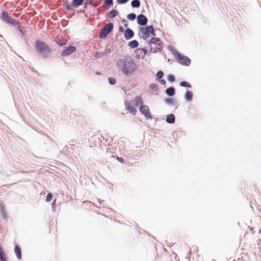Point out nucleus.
Wrapping results in <instances>:
<instances>
[{
	"label": "nucleus",
	"mask_w": 261,
	"mask_h": 261,
	"mask_svg": "<svg viewBox=\"0 0 261 261\" xmlns=\"http://www.w3.org/2000/svg\"><path fill=\"white\" fill-rule=\"evenodd\" d=\"M116 66L126 76L131 75L137 70V65L130 57L119 59L117 61Z\"/></svg>",
	"instance_id": "obj_1"
},
{
	"label": "nucleus",
	"mask_w": 261,
	"mask_h": 261,
	"mask_svg": "<svg viewBox=\"0 0 261 261\" xmlns=\"http://www.w3.org/2000/svg\"><path fill=\"white\" fill-rule=\"evenodd\" d=\"M35 47L37 52L44 58H46L51 54V48L43 41L36 40L35 42Z\"/></svg>",
	"instance_id": "obj_2"
},
{
	"label": "nucleus",
	"mask_w": 261,
	"mask_h": 261,
	"mask_svg": "<svg viewBox=\"0 0 261 261\" xmlns=\"http://www.w3.org/2000/svg\"><path fill=\"white\" fill-rule=\"evenodd\" d=\"M149 45L150 51L155 53L162 50L163 44L159 38L153 37L150 40Z\"/></svg>",
	"instance_id": "obj_3"
},
{
	"label": "nucleus",
	"mask_w": 261,
	"mask_h": 261,
	"mask_svg": "<svg viewBox=\"0 0 261 261\" xmlns=\"http://www.w3.org/2000/svg\"><path fill=\"white\" fill-rule=\"evenodd\" d=\"M140 35L144 39L149 38L151 34L154 35L153 27L151 25L147 26L145 28H142L140 30Z\"/></svg>",
	"instance_id": "obj_4"
},
{
	"label": "nucleus",
	"mask_w": 261,
	"mask_h": 261,
	"mask_svg": "<svg viewBox=\"0 0 261 261\" xmlns=\"http://www.w3.org/2000/svg\"><path fill=\"white\" fill-rule=\"evenodd\" d=\"M1 18L6 23L11 24L13 26H16L17 24H18L19 23V21L13 18L6 11H3Z\"/></svg>",
	"instance_id": "obj_5"
},
{
	"label": "nucleus",
	"mask_w": 261,
	"mask_h": 261,
	"mask_svg": "<svg viewBox=\"0 0 261 261\" xmlns=\"http://www.w3.org/2000/svg\"><path fill=\"white\" fill-rule=\"evenodd\" d=\"M176 58L179 63L186 65H189L191 62L189 58L181 55L178 52H177Z\"/></svg>",
	"instance_id": "obj_6"
},
{
	"label": "nucleus",
	"mask_w": 261,
	"mask_h": 261,
	"mask_svg": "<svg viewBox=\"0 0 261 261\" xmlns=\"http://www.w3.org/2000/svg\"><path fill=\"white\" fill-rule=\"evenodd\" d=\"M113 28V24L112 23H109L108 24H107L104 28L102 30L100 34V37L101 38H103L104 37H106L107 35L112 31Z\"/></svg>",
	"instance_id": "obj_7"
},
{
	"label": "nucleus",
	"mask_w": 261,
	"mask_h": 261,
	"mask_svg": "<svg viewBox=\"0 0 261 261\" xmlns=\"http://www.w3.org/2000/svg\"><path fill=\"white\" fill-rule=\"evenodd\" d=\"M140 111L147 119H151L152 116L149 111V107L146 105H142L140 108Z\"/></svg>",
	"instance_id": "obj_8"
},
{
	"label": "nucleus",
	"mask_w": 261,
	"mask_h": 261,
	"mask_svg": "<svg viewBox=\"0 0 261 261\" xmlns=\"http://www.w3.org/2000/svg\"><path fill=\"white\" fill-rule=\"evenodd\" d=\"M76 51L75 47L73 46H68L64 49L61 53V55L62 57H65L70 55L71 54Z\"/></svg>",
	"instance_id": "obj_9"
},
{
	"label": "nucleus",
	"mask_w": 261,
	"mask_h": 261,
	"mask_svg": "<svg viewBox=\"0 0 261 261\" xmlns=\"http://www.w3.org/2000/svg\"><path fill=\"white\" fill-rule=\"evenodd\" d=\"M137 21L140 25H145L147 24V18L144 15L140 14L137 17Z\"/></svg>",
	"instance_id": "obj_10"
},
{
	"label": "nucleus",
	"mask_w": 261,
	"mask_h": 261,
	"mask_svg": "<svg viewBox=\"0 0 261 261\" xmlns=\"http://www.w3.org/2000/svg\"><path fill=\"white\" fill-rule=\"evenodd\" d=\"M110 52H111V49L110 48H107L102 53H96L94 55V57L96 58H102L105 56H107L108 54L110 53Z\"/></svg>",
	"instance_id": "obj_11"
},
{
	"label": "nucleus",
	"mask_w": 261,
	"mask_h": 261,
	"mask_svg": "<svg viewBox=\"0 0 261 261\" xmlns=\"http://www.w3.org/2000/svg\"><path fill=\"white\" fill-rule=\"evenodd\" d=\"M125 107H126V109L130 113H132L133 115H135L136 114V113L137 112V110L135 108V107H134L132 106V105L131 103L125 102Z\"/></svg>",
	"instance_id": "obj_12"
},
{
	"label": "nucleus",
	"mask_w": 261,
	"mask_h": 261,
	"mask_svg": "<svg viewBox=\"0 0 261 261\" xmlns=\"http://www.w3.org/2000/svg\"><path fill=\"white\" fill-rule=\"evenodd\" d=\"M134 33L130 29H127L124 33V37L126 39H129L134 36Z\"/></svg>",
	"instance_id": "obj_13"
},
{
	"label": "nucleus",
	"mask_w": 261,
	"mask_h": 261,
	"mask_svg": "<svg viewBox=\"0 0 261 261\" xmlns=\"http://www.w3.org/2000/svg\"><path fill=\"white\" fill-rule=\"evenodd\" d=\"M14 251L18 259H20L21 258V251L18 245L15 246Z\"/></svg>",
	"instance_id": "obj_14"
},
{
	"label": "nucleus",
	"mask_w": 261,
	"mask_h": 261,
	"mask_svg": "<svg viewBox=\"0 0 261 261\" xmlns=\"http://www.w3.org/2000/svg\"><path fill=\"white\" fill-rule=\"evenodd\" d=\"M166 93L169 96H173L175 94V90L173 87H170L166 90Z\"/></svg>",
	"instance_id": "obj_15"
},
{
	"label": "nucleus",
	"mask_w": 261,
	"mask_h": 261,
	"mask_svg": "<svg viewBox=\"0 0 261 261\" xmlns=\"http://www.w3.org/2000/svg\"><path fill=\"white\" fill-rule=\"evenodd\" d=\"M143 103L142 99L141 96H136L134 99V104L135 106H138L139 105H142Z\"/></svg>",
	"instance_id": "obj_16"
},
{
	"label": "nucleus",
	"mask_w": 261,
	"mask_h": 261,
	"mask_svg": "<svg viewBox=\"0 0 261 261\" xmlns=\"http://www.w3.org/2000/svg\"><path fill=\"white\" fill-rule=\"evenodd\" d=\"M55 41L57 44H59L60 46H63L64 45H66L67 43L66 40H63L61 41L58 37L55 38Z\"/></svg>",
	"instance_id": "obj_17"
},
{
	"label": "nucleus",
	"mask_w": 261,
	"mask_h": 261,
	"mask_svg": "<svg viewBox=\"0 0 261 261\" xmlns=\"http://www.w3.org/2000/svg\"><path fill=\"white\" fill-rule=\"evenodd\" d=\"M193 93L191 91H187L185 95L186 99L189 101H191L193 98Z\"/></svg>",
	"instance_id": "obj_18"
},
{
	"label": "nucleus",
	"mask_w": 261,
	"mask_h": 261,
	"mask_svg": "<svg viewBox=\"0 0 261 261\" xmlns=\"http://www.w3.org/2000/svg\"><path fill=\"white\" fill-rule=\"evenodd\" d=\"M117 14H118L117 11H116L115 10H112L109 12V13L108 14V16L110 18H113L115 17L116 16H117Z\"/></svg>",
	"instance_id": "obj_19"
},
{
	"label": "nucleus",
	"mask_w": 261,
	"mask_h": 261,
	"mask_svg": "<svg viewBox=\"0 0 261 261\" xmlns=\"http://www.w3.org/2000/svg\"><path fill=\"white\" fill-rule=\"evenodd\" d=\"M139 45L138 42L136 40H133L128 43V46L132 48H135Z\"/></svg>",
	"instance_id": "obj_20"
},
{
	"label": "nucleus",
	"mask_w": 261,
	"mask_h": 261,
	"mask_svg": "<svg viewBox=\"0 0 261 261\" xmlns=\"http://www.w3.org/2000/svg\"><path fill=\"white\" fill-rule=\"evenodd\" d=\"M166 121L167 122L170 123H173L175 121L174 115L173 114L168 115L167 116Z\"/></svg>",
	"instance_id": "obj_21"
},
{
	"label": "nucleus",
	"mask_w": 261,
	"mask_h": 261,
	"mask_svg": "<svg viewBox=\"0 0 261 261\" xmlns=\"http://www.w3.org/2000/svg\"><path fill=\"white\" fill-rule=\"evenodd\" d=\"M83 3V0H73L72 6L74 7H77L81 5Z\"/></svg>",
	"instance_id": "obj_22"
},
{
	"label": "nucleus",
	"mask_w": 261,
	"mask_h": 261,
	"mask_svg": "<svg viewBox=\"0 0 261 261\" xmlns=\"http://www.w3.org/2000/svg\"><path fill=\"white\" fill-rule=\"evenodd\" d=\"M131 6L133 8H139L140 6V2L139 0H133L131 2Z\"/></svg>",
	"instance_id": "obj_23"
},
{
	"label": "nucleus",
	"mask_w": 261,
	"mask_h": 261,
	"mask_svg": "<svg viewBox=\"0 0 261 261\" xmlns=\"http://www.w3.org/2000/svg\"><path fill=\"white\" fill-rule=\"evenodd\" d=\"M0 258L2 261H6V255L3 249L0 247Z\"/></svg>",
	"instance_id": "obj_24"
},
{
	"label": "nucleus",
	"mask_w": 261,
	"mask_h": 261,
	"mask_svg": "<svg viewBox=\"0 0 261 261\" xmlns=\"http://www.w3.org/2000/svg\"><path fill=\"white\" fill-rule=\"evenodd\" d=\"M180 85L182 87H188V88L191 87V84L186 81H182L181 82H180Z\"/></svg>",
	"instance_id": "obj_25"
},
{
	"label": "nucleus",
	"mask_w": 261,
	"mask_h": 261,
	"mask_svg": "<svg viewBox=\"0 0 261 261\" xmlns=\"http://www.w3.org/2000/svg\"><path fill=\"white\" fill-rule=\"evenodd\" d=\"M136 17V15L134 13H131L127 15V18L130 20H134Z\"/></svg>",
	"instance_id": "obj_26"
},
{
	"label": "nucleus",
	"mask_w": 261,
	"mask_h": 261,
	"mask_svg": "<svg viewBox=\"0 0 261 261\" xmlns=\"http://www.w3.org/2000/svg\"><path fill=\"white\" fill-rule=\"evenodd\" d=\"M52 198H53L52 194L51 193H48V194L46 196V201L49 202L51 200Z\"/></svg>",
	"instance_id": "obj_27"
},
{
	"label": "nucleus",
	"mask_w": 261,
	"mask_h": 261,
	"mask_svg": "<svg viewBox=\"0 0 261 261\" xmlns=\"http://www.w3.org/2000/svg\"><path fill=\"white\" fill-rule=\"evenodd\" d=\"M167 80L170 82H173L175 81V77L173 75H168Z\"/></svg>",
	"instance_id": "obj_28"
},
{
	"label": "nucleus",
	"mask_w": 261,
	"mask_h": 261,
	"mask_svg": "<svg viewBox=\"0 0 261 261\" xmlns=\"http://www.w3.org/2000/svg\"><path fill=\"white\" fill-rule=\"evenodd\" d=\"M163 75H164L163 72L162 71H160L156 74V77L158 79H161L163 76Z\"/></svg>",
	"instance_id": "obj_29"
},
{
	"label": "nucleus",
	"mask_w": 261,
	"mask_h": 261,
	"mask_svg": "<svg viewBox=\"0 0 261 261\" xmlns=\"http://www.w3.org/2000/svg\"><path fill=\"white\" fill-rule=\"evenodd\" d=\"M109 83L112 84L114 85L116 83V79L113 77H109L108 79Z\"/></svg>",
	"instance_id": "obj_30"
},
{
	"label": "nucleus",
	"mask_w": 261,
	"mask_h": 261,
	"mask_svg": "<svg viewBox=\"0 0 261 261\" xmlns=\"http://www.w3.org/2000/svg\"><path fill=\"white\" fill-rule=\"evenodd\" d=\"M16 26H18V29L19 30V32L22 34L24 35V33L23 32V27H21L20 24V23L19 22L18 24H17Z\"/></svg>",
	"instance_id": "obj_31"
},
{
	"label": "nucleus",
	"mask_w": 261,
	"mask_h": 261,
	"mask_svg": "<svg viewBox=\"0 0 261 261\" xmlns=\"http://www.w3.org/2000/svg\"><path fill=\"white\" fill-rule=\"evenodd\" d=\"M104 3L106 5H110L113 3V0H105Z\"/></svg>",
	"instance_id": "obj_32"
},
{
	"label": "nucleus",
	"mask_w": 261,
	"mask_h": 261,
	"mask_svg": "<svg viewBox=\"0 0 261 261\" xmlns=\"http://www.w3.org/2000/svg\"><path fill=\"white\" fill-rule=\"evenodd\" d=\"M66 6L67 10H70L72 9V5H70L69 3H66Z\"/></svg>",
	"instance_id": "obj_33"
},
{
	"label": "nucleus",
	"mask_w": 261,
	"mask_h": 261,
	"mask_svg": "<svg viewBox=\"0 0 261 261\" xmlns=\"http://www.w3.org/2000/svg\"><path fill=\"white\" fill-rule=\"evenodd\" d=\"M128 0H117V2L120 4H125L127 3Z\"/></svg>",
	"instance_id": "obj_34"
},
{
	"label": "nucleus",
	"mask_w": 261,
	"mask_h": 261,
	"mask_svg": "<svg viewBox=\"0 0 261 261\" xmlns=\"http://www.w3.org/2000/svg\"><path fill=\"white\" fill-rule=\"evenodd\" d=\"M117 160L119 162H121V163H124V159H123V158H122L117 157Z\"/></svg>",
	"instance_id": "obj_35"
},
{
	"label": "nucleus",
	"mask_w": 261,
	"mask_h": 261,
	"mask_svg": "<svg viewBox=\"0 0 261 261\" xmlns=\"http://www.w3.org/2000/svg\"><path fill=\"white\" fill-rule=\"evenodd\" d=\"M51 205H52V208H56V199L53 201V202L52 203Z\"/></svg>",
	"instance_id": "obj_36"
},
{
	"label": "nucleus",
	"mask_w": 261,
	"mask_h": 261,
	"mask_svg": "<svg viewBox=\"0 0 261 261\" xmlns=\"http://www.w3.org/2000/svg\"><path fill=\"white\" fill-rule=\"evenodd\" d=\"M166 101L169 103H172L173 102V99L170 98H168L166 99Z\"/></svg>",
	"instance_id": "obj_37"
},
{
	"label": "nucleus",
	"mask_w": 261,
	"mask_h": 261,
	"mask_svg": "<svg viewBox=\"0 0 261 261\" xmlns=\"http://www.w3.org/2000/svg\"><path fill=\"white\" fill-rule=\"evenodd\" d=\"M160 82L162 85H165L166 84V81L164 80H161Z\"/></svg>",
	"instance_id": "obj_38"
},
{
	"label": "nucleus",
	"mask_w": 261,
	"mask_h": 261,
	"mask_svg": "<svg viewBox=\"0 0 261 261\" xmlns=\"http://www.w3.org/2000/svg\"><path fill=\"white\" fill-rule=\"evenodd\" d=\"M123 28L122 27H120L119 28V31H121V32H123Z\"/></svg>",
	"instance_id": "obj_39"
},
{
	"label": "nucleus",
	"mask_w": 261,
	"mask_h": 261,
	"mask_svg": "<svg viewBox=\"0 0 261 261\" xmlns=\"http://www.w3.org/2000/svg\"><path fill=\"white\" fill-rule=\"evenodd\" d=\"M125 27H127V24H125Z\"/></svg>",
	"instance_id": "obj_40"
}]
</instances>
